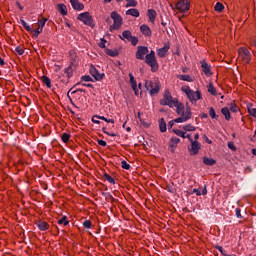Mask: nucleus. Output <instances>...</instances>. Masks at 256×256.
Segmentation results:
<instances>
[{
    "label": "nucleus",
    "mask_w": 256,
    "mask_h": 256,
    "mask_svg": "<svg viewBox=\"0 0 256 256\" xmlns=\"http://www.w3.org/2000/svg\"><path fill=\"white\" fill-rule=\"evenodd\" d=\"M159 128L161 133H165V131H167V123L165 122V119H160L159 121Z\"/></svg>",
    "instance_id": "26"
},
{
    "label": "nucleus",
    "mask_w": 256,
    "mask_h": 256,
    "mask_svg": "<svg viewBox=\"0 0 256 256\" xmlns=\"http://www.w3.org/2000/svg\"><path fill=\"white\" fill-rule=\"evenodd\" d=\"M32 33H34V37H39V35H41V33H43V28H37L36 30H32Z\"/></svg>",
    "instance_id": "44"
},
{
    "label": "nucleus",
    "mask_w": 256,
    "mask_h": 256,
    "mask_svg": "<svg viewBox=\"0 0 256 256\" xmlns=\"http://www.w3.org/2000/svg\"><path fill=\"white\" fill-rule=\"evenodd\" d=\"M103 179H105V181H108V183H111L112 185H115V179L113 177H111V175L104 173L103 174Z\"/></svg>",
    "instance_id": "31"
},
{
    "label": "nucleus",
    "mask_w": 256,
    "mask_h": 256,
    "mask_svg": "<svg viewBox=\"0 0 256 256\" xmlns=\"http://www.w3.org/2000/svg\"><path fill=\"white\" fill-rule=\"evenodd\" d=\"M145 63L151 67L153 73L159 71V63L157 62L155 51L151 50L150 53L145 56Z\"/></svg>",
    "instance_id": "4"
},
{
    "label": "nucleus",
    "mask_w": 256,
    "mask_h": 256,
    "mask_svg": "<svg viewBox=\"0 0 256 256\" xmlns=\"http://www.w3.org/2000/svg\"><path fill=\"white\" fill-rule=\"evenodd\" d=\"M221 113H222V115H224L226 121L231 120V111L229 110V108H227V107L222 108Z\"/></svg>",
    "instance_id": "21"
},
{
    "label": "nucleus",
    "mask_w": 256,
    "mask_h": 256,
    "mask_svg": "<svg viewBox=\"0 0 256 256\" xmlns=\"http://www.w3.org/2000/svg\"><path fill=\"white\" fill-rule=\"evenodd\" d=\"M236 217H238V219H241V210L240 209H236Z\"/></svg>",
    "instance_id": "59"
},
{
    "label": "nucleus",
    "mask_w": 256,
    "mask_h": 256,
    "mask_svg": "<svg viewBox=\"0 0 256 256\" xmlns=\"http://www.w3.org/2000/svg\"><path fill=\"white\" fill-rule=\"evenodd\" d=\"M15 51L18 55H23V53H25V50L21 46H17Z\"/></svg>",
    "instance_id": "47"
},
{
    "label": "nucleus",
    "mask_w": 256,
    "mask_h": 256,
    "mask_svg": "<svg viewBox=\"0 0 256 256\" xmlns=\"http://www.w3.org/2000/svg\"><path fill=\"white\" fill-rule=\"evenodd\" d=\"M169 49H170L169 44H165L162 48H159L157 50L158 57H161V58L165 57L167 55V52L169 51Z\"/></svg>",
    "instance_id": "16"
},
{
    "label": "nucleus",
    "mask_w": 256,
    "mask_h": 256,
    "mask_svg": "<svg viewBox=\"0 0 256 256\" xmlns=\"http://www.w3.org/2000/svg\"><path fill=\"white\" fill-rule=\"evenodd\" d=\"M216 249L221 252V255L227 256V253H223V246H216Z\"/></svg>",
    "instance_id": "56"
},
{
    "label": "nucleus",
    "mask_w": 256,
    "mask_h": 256,
    "mask_svg": "<svg viewBox=\"0 0 256 256\" xmlns=\"http://www.w3.org/2000/svg\"><path fill=\"white\" fill-rule=\"evenodd\" d=\"M122 165V169H126V171H129V169H131V165H129V163H127V161L123 160L121 162Z\"/></svg>",
    "instance_id": "45"
},
{
    "label": "nucleus",
    "mask_w": 256,
    "mask_h": 256,
    "mask_svg": "<svg viewBox=\"0 0 256 256\" xmlns=\"http://www.w3.org/2000/svg\"><path fill=\"white\" fill-rule=\"evenodd\" d=\"M248 113H249L252 117H256V108L248 109Z\"/></svg>",
    "instance_id": "52"
},
{
    "label": "nucleus",
    "mask_w": 256,
    "mask_h": 256,
    "mask_svg": "<svg viewBox=\"0 0 256 256\" xmlns=\"http://www.w3.org/2000/svg\"><path fill=\"white\" fill-rule=\"evenodd\" d=\"M106 53L110 57H117V55H119V52H117V50H111V49H106Z\"/></svg>",
    "instance_id": "39"
},
{
    "label": "nucleus",
    "mask_w": 256,
    "mask_h": 256,
    "mask_svg": "<svg viewBox=\"0 0 256 256\" xmlns=\"http://www.w3.org/2000/svg\"><path fill=\"white\" fill-rule=\"evenodd\" d=\"M110 17L113 20V24L110 26V31L113 32L121 29V25H123V17L116 11H113L110 14Z\"/></svg>",
    "instance_id": "6"
},
{
    "label": "nucleus",
    "mask_w": 256,
    "mask_h": 256,
    "mask_svg": "<svg viewBox=\"0 0 256 256\" xmlns=\"http://www.w3.org/2000/svg\"><path fill=\"white\" fill-rule=\"evenodd\" d=\"M58 225H63L64 227H67L69 225V220H67V216H63L58 220Z\"/></svg>",
    "instance_id": "32"
},
{
    "label": "nucleus",
    "mask_w": 256,
    "mask_h": 256,
    "mask_svg": "<svg viewBox=\"0 0 256 256\" xmlns=\"http://www.w3.org/2000/svg\"><path fill=\"white\" fill-rule=\"evenodd\" d=\"M204 139H205L206 143H208V145H211V143H213V141H211L209 139V137H207V135H204Z\"/></svg>",
    "instance_id": "58"
},
{
    "label": "nucleus",
    "mask_w": 256,
    "mask_h": 256,
    "mask_svg": "<svg viewBox=\"0 0 256 256\" xmlns=\"http://www.w3.org/2000/svg\"><path fill=\"white\" fill-rule=\"evenodd\" d=\"M81 80L86 82L93 81V79L89 75L82 76Z\"/></svg>",
    "instance_id": "51"
},
{
    "label": "nucleus",
    "mask_w": 256,
    "mask_h": 256,
    "mask_svg": "<svg viewBox=\"0 0 256 256\" xmlns=\"http://www.w3.org/2000/svg\"><path fill=\"white\" fill-rule=\"evenodd\" d=\"M238 57L244 65H249L251 63V52L245 47L238 49Z\"/></svg>",
    "instance_id": "9"
},
{
    "label": "nucleus",
    "mask_w": 256,
    "mask_h": 256,
    "mask_svg": "<svg viewBox=\"0 0 256 256\" xmlns=\"http://www.w3.org/2000/svg\"><path fill=\"white\" fill-rule=\"evenodd\" d=\"M200 65L202 67L204 75H207V77H211V75H213V73L211 72V65H208L205 60L200 61Z\"/></svg>",
    "instance_id": "14"
},
{
    "label": "nucleus",
    "mask_w": 256,
    "mask_h": 256,
    "mask_svg": "<svg viewBox=\"0 0 256 256\" xmlns=\"http://www.w3.org/2000/svg\"><path fill=\"white\" fill-rule=\"evenodd\" d=\"M126 15H131V17H139L140 13L137 8H131L126 11Z\"/></svg>",
    "instance_id": "22"
},
{
    "label": "nucleus",
    "mask_w": 256,
    "mask_h": 256,
    "mask_svg": "<svg viewBox=\"0 0 256 256\" xmlns=\"http://www.w3.org/2000/svg\"><path fill=\"white\" fill-rule=\"evenodd\" d=\"M78 21H82L84 25H88V27H93V17L89 12H84L78 15Z\"/></svg>",
    "instance_id": "10"
},
{
    "label": "nucleus",
    "mask_w": 256,
    "mask_h": 256,
    "mask_svg": "<svg viewBox=\"0 0 256 256\" xmlns=\"http://www.w3.org/2000/svg\"><path fill=\"white\" fill-rule=\"evenodd\" d=\"M180 81H187V83H193V78L189 75H178L177 76Z\"/></svg>",
    "instance_id": "27"
},
{
    "label": "nucleus",
    "mask_w": 256,
    "mask_h": 256,
    "mask_svg": "<svg viewBox=\"0 0 256 256\" xmlns=\"http://www.w3.org/2000/svg\"><path fill=\"white\" fill-rule=\"evenodd\" d=\"M188 151L191 156L198 155L199 151H201V143H199V141L191 142V146L188 148Z\"/></svg>",
    "instance_id": "12"
},
{
    "label": "nucleus",
    "mask_w": 256,
    "mask_h": 256,
    "mask_svg": "<svg viewBox=\"0 0 256 256\" xmlns=\"http://www.w3.org/2000/svg\"><path fill=\"white\" fill-rule=\"evenodd\" d=\"M159 103L163 107L167 106L170 107V109H173V107H177L181 102H179L177 98H173L171 92H169V90H166L163 94V98L160 99Z\"/></svg>",
    "instance_id": "2"
},
{
    "label": "nucleus",
    "mask_w": 256,
    "mask_h": 256,
    "mask_svg": "<svg viewBox=\"0 0 256 256\" xmlns=\"http://www.w3.org/2000/svg\"><path fill=\"white\" fill-rule=\"evenodd\" d=\"M99 119H101V121H105L106 123H115L114 119H107L105 116H100Z\"/></svg>",
    "instance_id": "48"
},
{
    "label": "nucleus",
    "mask_w": 256,
    "mask_h": 256,
    "mask_svg": "<svg viewBox=\"0 0 256 256\" xmlns=\"http://www.w3.org/2000/svg\"><path fill=\"white\" fill-rule=\"evenodd\" d=\"M229 111H231V113H239V108L237 106V104H235V102H231L229 104Z\"/></svg>",
    "instance_id": "30"
},
{
    "label": "nucleus",
    "mask_w": 256,
    "mask_h": 256,
    "mask_svg": "<svg viewBox=\"0 0 256 256\" xmlns=\"http://www.w3.org/2000/svg\"><path fill=\"white\" fill-rule=\"evenodd\" d=\"M38 227H39L40 231H47V229H49V223L40 221V222H38Z\"/></svg>",
    "instance_id": "28"
},
{
    "label": "nucleus",
    "mask_w": 256,
    "mask_h": 256,
    "mask_svg": "<svg viewBox=\"0 0 256 256\" xmlns=\"http://www.w3.org/2000/svg\"><path fill=\"white\" fill-rule=\"evenodd\" d=\"M97 143L100 147H107V142L105 140H97Z\"/></svg>",
    "instance_id": "53"
},
{
    "label": "nucleus",
    "mask_w": 256,
    "mask_h": 256,
    "mask_svg": "<svg viewBox=\"0 0 256 256\" xmlns=\"http://www.w3.org/2000/svg\"><path fill=\"white\" fill-rule=\"evenodd\" d=\"M179 143H181V139H179L177 137L171 138V142L169 144V147L171 148L172 153L175 152V147H177V145H179Z\"/></svg>",
    "instance_id": "19"
},
{
    "label": "nucleus",
    "mask_w": 256,
    "mask_h": 256,
    "mask_svg": "<svg viewBox=\"0 0 256 256\" xmlns=\"http://www.w3.org/2000/svg\"><path fill=\"white\" fill-rule=\"evenodd\" d=\"M89 71H90V75H92V77H94L96 81H101V79L105 77V74L99 73V70L95 68V66L93 65L90 66Z\"/></svg>",
    "instance_id": "13"
},
{
    "label": "nucleus",
    "mask_w": 256,
    "mask_h": 256,
    "mask_svg": "<svg viewBox=\"0 0 256 256\" xmlns=\"http://www.w3.org/2000/svg\"><path fill=\"white\" fill-rule=\"evenodd\" d=\"M47 23V19L46 18H43L42 20H38V23H37V25H38V27L40 28V29H43V27H45V24Z\"/></svg>",
    "instance_id": "43"
},
{
    "label": "nucleus",
    "mask_w": 256,
    "mask_h": 256,
    "mask_svg": "<svg viewBox=\"0 0 256 256\" xmlns=\"http://www.w3.org/2000/svg\"><path fill=\"white\" fill-rule=\"evenodd\" d=\"M203 163H204V165L213 166L217 163V161L213 158L204 157L203 158Z\"/></svg>",
    "instance_id": "24"
},
{
    "label": "nucleus",
    "mask_w": 256,
    "mask_h": 256,
    "mask_svg": "<svg viewBox=\"0 0 256 256\" xmlns=\"http://www.w3.org/2000/svg\"><path fill=\"white\" fill-rule=\"evenodd\" d=\"M149 48L145 46H138L137 52H136V59H139L140 61H143L145 59V55H149Z\"/></svg>",
    "instance_id": "11"
},
{
    "label": "nucleus",
    "mask_w": 256,
    "mask_h": 256,
    "mask_svg": "<svg viewBox=\"0 0 256 256\" xmlns=\"http://www.w3.org/2000/svg\"><path fill=\"white\" fill-rule=\"evenodd\" d=\"M70 3L76 11H83L85 9V5L83 3H80L79 0H70Z\"/></svg>",
    "instance_id": "15"
},
{
    "label": "nucleus",
    "mask_w": 256,
    "mask_h": 256,
    "mask_svg": "<svg viewBox=\"0 0 256 256\" xmlns=\"http://www.w3.org/2000/svg\"><path fill=\"white\" fill-rule=\"evenodd\" d=\"M145 88L149 91L151 97H153L154 95H158L159 91H161V82H159V80L146 81Z\"/></svg>",
    "instance_id": "5"
},
{
    "label": "nucleus",
    "mask_w": 256,
    "mask_h": 256,
    "mask_svg": "<svg viewBox=\"0 0 256 256\" xmlns=\"http://www.w3.org/2000/svg\"><path fill=\"white\" fill-rule=\"evenodd\" d=\"M85 93V90L84 89H77V90H73V88H71L68 93H67V97L68 99H70V101H73V99H71V96L70 95H75V93Z\"/></svg>",
    "instance_id": "23"
},
{
    "label": "nucleus",
    "mask_w": 256,
    "mask_h": 256,
    "mask_svg": "<svg viewBox=\"0 0 256 256\" xmlns=\"http://www.w3.org/2000/svg\"><path fill=\"white\" fill-rule=\"evenodd\" d=\"M185 139H188L190 143L194 142L193 138H191V134H187Z\"/></svg>",
    "instance_id": "60"
},
{
    "label": "nucleus",
    "mask_w": 256,
    "mask_h": 256,
    "mask_svg": "<svg viewBox=\"0 0 256 256\" xmlns=\"http://www.w3.org/2000/svg\"><path fill=\"white\" fill-rule=\"evenodd\" d=\"M228 149L231 151H237V147H235V144L233 142L228 143Z\"/></svg>",
    "instance_id": "50"
},
{
    "label": "nucleus",
    "mask_w": 256,
    "mask_h": 256,
    "mask_svg": "<svg viewBox=\"0 0 256 256\" xmlns=\"http://www.w3.org/2000/svg\"><path fill=\"white\" fill-rule=\"evenodd\" d=\"M41 81L42 83H44V85H46L48 89H51L52 85H51V79L49 77L44 75L41 77Z\"/></svg>",
    "instance_id": "25"
},
{
    "label": "nucleus",
    "mask_w": 256,
    "mask_h": 256,
    "mask_svg": "<svg viewBox=\"0 0 256 256\" xmlns=\"http://www.w3.org/2000/svg\"><path fill=\"white\" fill-rule=\"evenodd\" d=\"M173 133H175V135H177L178 137H182V139L186 138V133L183 132L182 130L174 129Z\"/></svg>",
    "instance_id": "35"
},
{
    "label": "nucleus",
    "mask_w": 256,
    "mask_h": 256,
    "mask_svg": "<svg viewBox=\"0 0 256 256\" xmlns=\"http://www.w3.org/2000/svg\"><path fill=\"white\" fill-rule=\"evenodd\" d=\"M63 143H69V139H71V134L63 133L61 136Z\"/></svg>",
    "instance_id": "37"
},
{
    "label": "nucleus",
    "mask_w": 256,
    "mask_h": 256,
    "mask_svg": "<svg viewBox=\"0 0 256 256\" xmlns=\"http://www.w3.org/2000/svg\"><path fill=\"white\" fill-rule=\"evenodd\" d=\"M176 113L180 117L174 119V123H187V121L193 117L191 106L187 104L185 108V105L181 102L176 107Z\"/></svg>",
    "instance_id": "1"
},
{
    "label": "nucleus",
    "mask_w": 256,
    "mask_h": 256,
    "mask_svg": "<svg viewBox=\"0 0 256 256\" xmlns=\"http://www.w3.org/2000/svg\"><path fill=\"white\" fill-rule=\"evenodd\" d=\"M173 11H177L178 13H187L191 8V2L189 0H180L178 1L175 6L171 5Z\"/></svg>",
    "instance_id": "7"
},
{
    "label": "nucleus",
    "mask_w": 256,
    "mask_h": 256,
    "mask_svg": "<svg viewBox=\"0 0 256 256\" xmlns=\"http://www.w3.org/2000/svg\"><path fill=\"white\" fill-rule=\"evenodd\" d=\"M214 9L218 13H221V11H223V9H225V6H223V4H221L220 2H217Z\"/></svg>",
    "instance_id": "38"
},
{
    "label": "nucleus",
    "mask_w": 256,
    "mask_h": 256,
    "mask_svg": "<svg viewBox=\"0 0 256 256\" xmlns=\"http://www.w3.org/2000/svg\"><path fill=\"white\" fill-rule=\"evenodd\" d=\"M209 116L211 117V119H219V115L215 113V108L213 107L209 108Z\"/></svg>",
    "instance_id": "34"
},
{
    "label": "nucleus",
    "mask_w": 256,
    "mask_h": 256,
    "mask_svg": "<svg viewBox=\"0 0 256 256\" xmlns=\"http://www.w3.org/2000/svg\"><path fill=\"white\" fill-rule=\"evenodd\" d=\"M99 117H101V116H93L92 117V123H95L96 125H99L100 123H101V121H99Z\"/></svg>",
    "instance_id": "49"
},
{
    "label": "nucleus",
    "mask_w": 256,
    "mask_h": 256,
    "mask_svg": "<svg viewBox=\"0 0 256 256\" xmlns=\"http://www.w3.org/2000/svg\"><path fill=\"white\" fill-rule=\"evenodd\" d=\"M167 189H168L169 193H173L175 191V189L173 188V185H171V184H169L167 186Z\"/></svg>",
    "instance_id": "57"
},
{
    "label": "nucleus",
    "mask_w": 256,
    "mask_h": 256,
    "mask_svg": "<svg viewBox=\"0 0 256 256\" xmlns=\"http://www.w3.org/2000/svg\"><path fill=\"white\" fill-rule=\"evenodd\" d=\"M207 193V187L205 186L204 189L201 192V195H205Z\"/></svg>",
    "instance_id": "62"
},
{
    "label": "nucleus",
    "mask_w": 256,
    "mask_h": 256,
    "mask_svg": "<svg viewBox=\"0 0 256 256\" xmlns=\"http://www.w3.org/2000/svg\"><path fill=\"white\" fill-rule=\"evenodd\" d=\"M0 65H1V67H3L5 65V60H3L1 57H0Z\"/></svg>",
    "instance_id": "63"
},
{
    "label": "nucleus",
    "mask_w": 256,
    "mask_h": 256,
    "mask_svg": "<svg viewBox=\"0 0 256 256\" xmlns=\"http://www.w3.org/2000/svg\"><path fill=\"white\" fill-rule=\"evenodd\" d=\"M140 31L142 34L145 35V37H151V35H152L151 28L147 24L141 25Z\"/></svg>",
    "instance_id": "17"
},
{
    "label": "nucleus",
    "mask_w": 256,
    "mask_h": 256,
    "mask_svg": "<svg viewBox=\"0 0 256 256\" xmlns=\"http://www.w3.org/2000/svg\"><path fill=\"white\" fill-rule=\"evenodd\" d=\"M184 131H196L197 128L191 124H186L182 127Z\"/></svg>",
    "instance_id": "36"
},
{
    "label": "nucleus",
    "mask_w": 256,
    "mask_h": 256,
    "mask_svg": "<svg viewBox=\"0 0 256 256\" xmlns=\"http://www.w3.org/2000/svg\"><path fill=\"white\" fill-rule=\"evenodd\" d=\"M69 55L72 61H77V52L75 50H70Z\"/></svg>",
    "instance_id": "40"
},
{
    "label": "nucleus",
    "mask_w": 256,
    "mask_h": 256,
    "mask_svg": "<svg viewBox=\"0 0 256 256\" xmlns=\"http://www.w3.org/2000/svg\"><path fill=\"white\" fill-rule=\"evenodd\" d=\"M102 131L105 133V135H109L110 137H116L115 133L107 132V128H102Z\"/></svg>",
    "instance_id": "54"
},
{
    "label": "nucleus",
    "mask_w": 256,
    "mask_h": 256,
    "mask_svg": "<svg viewBox=\"0 0 256 256\" xmlns=\"http://www.w3.org/2000/svg\"><path fill=\"white\" fill-rule=\"evenodd\" d=\"M20 23L24 27V29H26V31H33V29H31V26H29V24H27L25 20H20Z\"/></svg>",
    "instance_id": "41"
},
{
    "label": "nucleus",
    "mask_w": 256,
    "mask_h": 256,
    "mask_svg": "<svg viewBox=\"0 0 256 256\" xmlns=\"http://www.w3.org/2000/svg\"><path fill=\"white\" fill-rule=\"evenodd\" d=\"M83 225H84L85 229H91L93 227V224L90 222V220H85L83 222Z\"/></svg>",
    "instance_id": "46"
},
{
    "label": "nucleus",
    "mask_w": 256,
    "mask_h": 256,
    "mask_svg": "<svg viewBox=\"0 0 256 256\" xmlns=\"http://www.w3.org/2000/svg\"><path fill=\"white\" fill-rule=\"evenodd\" d=\"M208 89V93H210L211 95H213L214 97L217 95V88H215V86H213V83H210L207 86Z\"/></svg>",
    "instance_id": "29"
},
{
    "label": "nucleus",
    "mask_w": 256,
    "mask_h": 256,
    "mask_svg": "<svg viewBox=\"0 0 256 256\" xmlns=\"http://www.w3.org/2000/svg\"><path fill=\"white\" fill-rule=\"evenodd\" d=\"M58 10L61 15H67V6L65 4H58Z\"/></svg>",
    "instance_id": "33"
},
{
    "label": "nucleus",
    "mask_w": 256,
    "mask_h": 256,
    "mask_svg": "<svg viewBox=\"0 0 256 256\" xmlns=\"http://www.w3.org/2000/svg\"><path fill=\"white\" fill-rule=\"evenodd\" d=\"M126 7H137V1L135 0H126Z\"/></svg>",
    "instance_id": "42"
},
{
    "label": "nucleus",
    "mask_w": 256,
    "mask_h": 256,
    "mask_svg": "<svg viewBox=\"0 0 256 256\" xmlns=\"http://www.w3.org/2000/svg\"><path fill=\"white\" fill-rule=\"evenodd\" d=\"M193 193H196V195H201V191L199 189L194 188Z\"/></svg>",
    "instance_id": "61"
},
{
    "label": "nucleus",
    "mask_w": 256,
    "mask_h": 256,
    "mask_svg": "<svg viewBox=\"0 0 256 256\" xmlns=\"http://www.w3.org/2000/svg\"><path fill=\"white\" fill-rule=\"evenodd\" d=\"M105 43H107V41L105 39H101V42L99 43V47H101V49H105Z\"/></svg>",
    "instance_id": "55"
},
{
    "label": "nucleus",
    "mask_w": 256,
    "mask_h": 256,
    "mask_svg": "<svg viewBox=\"0 0 256 256\" xmlns=\"http://www.w3.org/2000/svg\"><path fill=\"white\" fill-rule=\"evenodd\" d=\"M130 77V83L133 91L135 92V95H138L139 89H137V81L135 80V77L133 76L132 73L129 74Z\"/></svg>",
    "instance_id": "18"
},
{
    "label": "nucleus",
    "mask_w": 256,
    "mask_h": 256,
    "mask_svg": "<svg viewBox=\"0 0 256 256\" xmlns=\"http://www.w3.org/2000/svg\"><path fill=\"white\" fill-rule=\"evenodd\" d=\"M119 39H121V41H128V43H131L133 47L139 43V38H137V36H133L129 30L123 31L122 35H119Z\"/></svg>",
    "instance_id": "8"
},
{
    "label": "nucleus",
    "mask_w": 256,
    "mask_h": 256,
    "mask_svg": "<svg viewBox=\"0 0 256 256\" xmlns=\"http://www.w3.org/2000/svg\"><path fill=\"white\" fill-rule=\"evenodd\" d=\"M183 93H185L190 101V103H197L200 99H203L201 91H193L189 86H184L181 88Z\"/></svg>",
    "instance_id": "3"
},
{
    "label": "nucleus",
    "mask_w": 256,
    "mask_h": 256,
    "mask_svg": "<svg viewBox=\"0 0 256 256\" xmlns=\"http://www.w3.org/2000/svg\"><path fill=\"white\" fill-rule=\"evenodd\" d=\"M194 141H197L198 139H199V133H196L195 135H194Z\"/></svg>",
    "instance_id": "64"
},
{
    "label": "nucleus",
    "mask_w": 256,
    "mask_h": 256,
    "mask_svg": "<svg viewBox=\"0 0 256 256\" xmlns=\"http://www.w3.org/2000/svg\"><path fill=\"white\" fill-rule=\"evenodd\" d=\"M147 16L152 24H155V19L157 18V12L153 9H149Z\"/></svg>",
    "instance_id": "20"
}]
</instances>
